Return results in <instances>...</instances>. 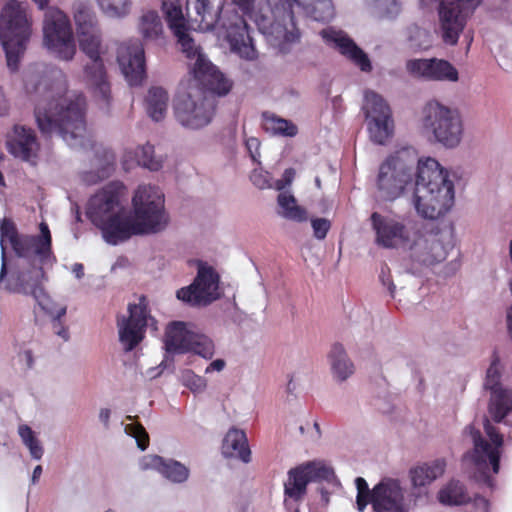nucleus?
Returning <instances> with one entry per match:
<instances>
[{"label": "nucleus", "instance_id": "53", "mask_svg": "<svg viewBox=\"0 0 512 512\" xmlns=\"http://www.w3.org/2000/svg\"><path fill=\"white\" fill-rule=\"evenodd\" d=\"M311 226L314 237L317 240H323L326 238L331 228V222L326 218H312Z\"/></svg>", "mask_w": 512, "mask_h": 512}, {"label": "nucleus", "instance_id": "46", "mask_svg": "<svg viewBox=\"0 0 512 512\" xmlns=\"http://www.w3.org/2000/svg\"><path fill=\"white\" fill-rule=\"evenodd\" d=\"M103 13L110 17H123L128 14L130 0H96Z\"/></svg>", "mask_w": 512, "mask_h": 512}, {"label": "nucleus", "instance_id": "47", "mask_svg": "<svg viewBox=\"0 0 512 512\" xmlns=\"http://www.w3.org/2000/svg\"><path fill=\"white\" fill-rule=\"evenodd\" d=\"M302 466L309 476L310 482L318 480L330 481L334 478L333 469L322 462H309Z\"/></svg>", "mask_w": 512, "mask_h": 512}, {"label": "nucleus", "instance_id": "37", "mask_svg": "<svg viewBox=\"0 0 512 512\" xmlns=\"http://www.w3.org/2000/svg\"><path fill=\"white\" fill-rule=\"evenodd\" d=\"M263 129L273 135L282 137H294L298 129L295 124L274 114H263Z\"/></svg>", "mask_w": 512, "mask_h": 512}, {"label": "nucleus", "instance_id": "49", "mask_svg": "<svg viewBox=\"0 0 512 512\" xmlns=\"http://www.w3.org/2000/svg\"><path fill=\"white\" fill-rule=\"evenodd\" d=\"M181 382L193 393H201L207 387V381L204 377L195 374L192 370H185L181 374Z\"/></svg>", "mask_w": 512, "mask_h": 512}, {"label": "nucleus", "instance_id": "3", "mask_svg": "<svg viewBox=\"0 0 512 512\" xmlns=\"http://www.w3.org/2000/svg\"><path fill=\"white\" fill-rule=\"evenodd\" d=\"M39 229V235H19L10 219L0 221V290L36 300L44 295L42 266L54 263L56 258L48 225L41 222Z\"/></svg>", "mask_w": 512, "mask_h": 512}, {"label": "nucleus", "instance_id": "35", "mask_svg": "<svg viewBox=\"0 0 512 512\" xmlns=\"http://www.w3.org/2000/svg\"><path fill=\"white\" fill-rule=\"evenodd\" d=\"M137 29L144 40L155 41L163 33V24L156 11L146 10L139 17Z\"/></svg>", "mask_w": 512, "mask_h": 512}, {"label": "nucleus", "instance_id": "18", "mask_svg": "<svg viewBox=\"0 0 512 512\" xmlns=\"http://www.w3.org/2000/svg\"><path fill=\"white\" fill-rule=\"evenodd\" d=\"M218 297L219 276L212 267L202 263L194 282L177 291V298L191 305H207Z\"/></svg>", "mask_w": 512, "mask_h": 512}, {"label": "nucleus", "instance_id": "15", "mask_svg": "<svg viewBox=\"0 0 512 512\" xmlns=\"http://www.w3.org/2000/svg\"><path fill=\"white\" fill-rule=\"evenodd\" d=\"M482 0H441L438 5L439 33L447 45L457 44L468 19Z\"/></svg>", "mask_w": 512, "mask_h": 512}, {"label": "nucleus", "instance_id": "4", "mask_svg": "<svg viewBox=\"0 0 512 512\" xmlns=\"http://www.w3.org/2000/svg\"><path fill=\"white\" fill-rule=\"evenodd\" d=\"M225 0H187V9L193 10L199 17L202 29L219 28L223 31L232 51L240 57L252 60L256 58L252 37L246 20L236 11L222 14Z\"/></svg>", "mask_w": 512, "mask_h": 512}, {"label": "nucleus", "instance_id": "51", "mask_svg": "<svg viewBox=\"0 0 512 512\" xmlns=\"http://www.w3.org/2000/svg\"><path fill=\"white\" fill-rule=\"evenodd\" d=\"M125 433L132 436L141 450H145L149 444V436L144 427L138 423H129L125 425Z\"/></svg>", "mask_w": 512, "mask_h": 512}, {"label": "nucleus", "instance_id": "32", "mask_svg": "<svg viewBox=\"0 0 512 512\" xmlns=\"http://www.w3.org/2000/svg\"><path fill=\"white\" fill-rule=\"evenodd\" d=\"M169 96L165 89L152 87L145 98V109L149 117L154 121H161L167 113Z\"/></svg>", "mask_w": 512, "mask_h": 512}, {"label": "nucleus", "instance_id": "8", "mask_svg": "<svg viewBox=\"0 0 512 512\" xmlns=\"http://www.w3.org/2000/svg\"><path fill=\"white\" fill-rule=\"evenodd\" d=\"M421 129L429 140L441 146L454 149L464 136V123L458 109L438 100L428 101L421 111Z\"/></svg>", "mask_w": 512, "mask_h": 512}, {"label": "nucleus", "instance_id": "64", "mask_svg": "<svg viewBox=\"0 0 512 512\" xmlns=\"http://www.w3.org/2000/svg\"><path fill=\"white\" fill-rule=\"evenodd\" d=\"M41 474H42V467L40 465H38L33 470L32 482L35 483L38 480V478L41 476Z\"/></svg>", "mask_w": 512, "mask_h": 512}, {"label": "nucleus", "instance_id": "13", "mask_svg": "<svg viewBox=\"0 0 512 512\" xmlns=\"http://www.w3.org/2000/svg\"><path fill=\"white\" fill-rule=\"evenodd\" d=\"M215 100L199 88L179 94L174 104V115L184 128L196 130L207 126L214 116Z\"/></svg>", "mask_w": 512, "mask_h": 512}, {"label": "nucleus", "instance_id": "31", "mask_svg": "<svg viewBox=\"0 0 512 512\" xmlns=\"http://www.w3.org/2000/svg\"><path fill=\"white\" fill-rule=\"evenodd\" d=\"M277 214L289 221L303 223L308 220L305 208L297 204L296 198L289 192H280L277 197Z\"/></svg>", "mask_w": 512, "mask_h": 512}, {"label": "nucleus", "instance_id": "39", "mask_svg": "<svg viewBox=\"0 0 512 512\" xmlns=\"http://www.w3.org/2000/svg\"><path fill=\"white\" fill-rule=\"evenodd\" d=\"M457 69L448 61L438 58H430V67L427 81H458Z\"/></svg>", "mask_w": 512, "mask_h": 512}, {"label": "nucleus", "instance_id": "61", "mask_svg": "<svg viewBox=\"0 0 512 512\" xmlns=\"http://www.w3.org/2000/svg\"><path fill=\"white\" fill-rule=\"evenodd\" d=\"M380 280L384 286H387L390 295L393 297L395 292V285L390 279L389 275H386L384 270L381 271Z\"/></svg>", "mask_w": 512, "mask_h": 512}, {"label": "nucleus", "instance_id": "57", "mask_svg": "<svg viewBox=\"0 0 512 512\" xmlns=\"http://www.w3.org/2000/svg\"><path fill=\"white\" fill-rule=\"evenodd\" d=\"M250 178H251V181L253 182V184L260 189H265V188H268L271 186L269 183L267 173L254 171L251 174Z\"/></svg>", "mask_w": 512, "mask_h": 512}, {"label": "nucleus", "instance_id": "7", "mask_svg": "<svg viewBox=\"0 0 512 512\" xmlns=\"http://www.w3.org/2000/svg\"><path fill=\"white\" fill-rule=\"evenodd\" d=\"M124 186L112 182L94 194L88 203L87 216L97 226L103 239L111 245L121 242L123 226L126 222L125 209L122 204Z\"/></svg>", "mask_w": 512, "mask_h": 512}, {"label": "nucleus", "instance_id": "21", "mask_svg": "<svg viewBox=\"0 0 512 512\" xmlns=\"http://www.w3.org/2000/svg\"><path fill=\"white\" fill-rule=\"evenodd\" d=\"M320 35L328 45L337 48L341 54L352 60L362 71L369 72L372 69L368 56L345 32L328 27L323 29Z\"/></svg>", "mask_w": 512, "mask_h": 512}, {"label": "nucleus", "instance_id": "20", "mask_svg": "<svg viewBox=\"0 0 512 512\" xmlns=\"http://www.w3.org/2000/svg\"><path fill=\"white\" fill-rule=\"evenodd\" d=\"M117 61L130 86H139L145 79V57L142 44L138 41L123 43L118 48Z\"/></svg>", "mask_w": 512, "mask_h": 512}, {"label": "nucleus", "instance_id": "48", "mask_svg": "<svg viewBox=\"0 0 512 512\" xmlns=\"http://www.w3.org/2000/svg\"><path fill=\"white\" fill-rule=\"evenodd\" d=\"M408 40L410 46L414 49L424 50L430 47V33L418 26H412L408 29Z\"/></svg>", "mask_w": 512, "mask_h": 512}, {"label": "nucleus", "instance_id": "23", "mask_svg": "<svg viewBox=\"0 0 512 512\" xmlns=\"http://www.w3.org/2000/svg\"><path fill=\"white\" fill-rule=\"evenodd\" d=\"M141 470H156L167 481L173 484L185 483L190 476L189 468L183 463L158 455H146L139 462Z\"/></svg>", "mask_w": 512, "mask_h": 512}, {"label": "nucleus", "instance_id": "56", "mask_svg": "<svg viewBox=\"0 0 512 512\" xmlns=\"http://www.w3.org/2000/svg\"><path fill=\"white\" fill-rule=\"evenodd\" d=\"M295 177V170L292 168H288L284 171L281 179L276 180L274 184V188L276 190H283L286 186H289Z\"/></svg>", "mask_w": 512, "mask_h": 512}, {"label": "nucleus", "instance_id": "44", "mask_svg": "<svg viewBox=\"0 0 512 512\" xmlns=\"http://www.w3.org/2000/svg\"><path fill=\"white\" fill-rule=\"evenodd\" d=\"M195 354L205 358L211 359L215 353L213 341L204 334L194 332L191 338V349Z\"/></svg>", "mask_w": 512, "mask_h": 512}, {"label": "nucleus", "instance_id": "17", "mask_svg": "<svg viewBox=\"0 0 512 512\" xmlns=\"http://www.w3.org/2000/svg\"><path fill=\"white\" fill-rule=\"evenodd\" d=\"M129 316L119 317L117 326L119 341L126 352L132 351L144 338L145 328L154 319L149 315L145 297L138 304H129Z\"/></svg>", "mask_w": 512, "mask_h": 512}, {"label": "nucleus", "instance_id": "33", "mask_svg": "<svg viewBox=\"0 0 512 512\" xmlns=\"http://www.w3.org/2000/svg\"><path fill=\"white\" fill-rule=\"evenodd\" d=\"M73 18L76 25V34L100 28L96 12L89 1L77 0L74 3Z\"/></svg>", "mask_w": 512, "mask_h": 512}, {"label": "nucleus", "instance_id": "40", "mask_svg": "<svg viewBox=\"0 0 512 512\" xmlns=\"http://www.w3.org/2000/svg\"><path fill=\"white\" fill-rule=\"evenodd\" d=\"M298 13H302L315 21L326 22L333 19L335 15L334 6L331 0H316L314 5H307L304 2V7H301Z\"/></svg>", "mask_w": 512, "mask_h": 512}, {"label": "nucleus", "instance_id": "38", "mask_svg": "<svg viewBox=\"0 0 512 512\" xmlns=\"http://www.w3.org/2000/svg\"><path fill=\"white\" fill-rule=\"evenodd\" d=\"M161 9L172 33H179V29L187 26L180 0H162Z\"/></svg>", "mask_w": 512, "mask_h": 512}, {"label": "nucleus", "instance_id": "52", "mask_svg": "<svg viewBox=\"0 0 512 512\" xmlns=\"http://www.w3.org/2000/svg\"><path fill=\"white\" fill-rule=\"evenodd\" d=\"M355 485L357 488V508L360 512H362L366 508L367 504L371 503L372 490L369 489L366 480L362 477H357L355 479Z\"/></svg>", "mask_w": 512, "mask_h": 512}, {"label": "nucleus", "instance_id": "24", "mask_svg": "<svg viewBox=\"0 0 512 512\" xmlns=\"http://www.w3.org/2000/svg\"><path fill=\"white\" fill-rule=\"evenodd\" d=\"M39 145L34 131L24 126L15 125L7 140V149L15 157L25 161H33Z\"/></svg>", "mask_w": 512, "mask_h": 512}, {"label": "nucleus", "instance_id": "11", "mask_svg": "<svg viewBox=\"0 0 512 512\" xmlns=\"http://www.w3.org/2000/svg\"><path fill=\"white\" fill-rule=\"evenodd\" d=\"M80 50L90 59L91 63L84 68L86 82L93 88L95 97L105 105L110 100V84L107 81L106 71L101 55L104 53L102 45V32L100 28L77 33Z\"/></svg>", "mask_w": 512, "mask_h": 512}, {"label": "nucleus", "instance_id": "26", "mask_svg": "<svg viewBox=\"0 0 512 512\" xmlns=\"http://www.w3.org/2000/svg\"><path fill=\"white\" fill-rule=\"evenodd\" d=\"M193 330L184 322H173L168 325L165 333V350L172 354H181L190 351Z\"/></svg>", "mask_w": 512, "mask_h": 512}, {"label": "nucleus", "instance_id": "2", "mask_svg": "<svg viewBox=\"0 0 512 512\" xmlns=\"http://www.w3.org/2000/svg\"><path fill=\"white\" fill-rule=\"evenodd\" d=\"M23 85L35 104L36 122L43 134H58L74 149L94 148L86 128L85 98L68 91L62 70L44 64L29 66L23 73Z\"/></svg>", "mask_w": 512, "mask_h": 512}, {"label": "nucleus", "instance_id": "12", "mask_svg": "<svg viewBox=\"0 0 512 512\" xmlns=\"http://www.w3.org/2000/svg\"><path fill=\"white\" fill-rule=\"evenodd\" d=\"M375 244L386 249H409L418 234L416 224L400 215H383L373 212L370 216Z\"/></svg>", "mask_w": 512, "mask_h": 512}, {"label": "nucleus", "instance_id": "10", "mask_svg": "<svg viewBox=\"0 0 512 512\" xmlns=\"http://www.w3.org/2000/svg\"><path fill=\"white\" fill-rule=\"evenodd\" d=\"M179 30V33L173 34L182 52L191 61L194 77L210 92L218 96L226 95L231 89V83L201 52V48L189 34L188 25Z\"/></svg>", "mask_w": 512, "mask_h": 512}, {"label": "nucleus", "instance_id": "9", "mask_svg": "<svg viewBox=\"0 0 512 512\" xmlns=\"http://www.w3.org/2000/svg\"><path fill=\"white\" fill-rule=\"evenodd\" d=\"M280 6L274 9L267 7V15H253V21L259 31L274 38L279 45L292 44L299 40L300 33L295 23V9L297 12L304 7L305 0H279Z\"/></svg>", "mask_w": 512, "mask_h": 512}, {"label": "nucleus", "instance_id": "22", "mask_svg": "<svg viewBox=\"0 0 512 512\" xmlns=\"http://www.w3.org/2000/svg\"><path fill=\"white\" fill-rule=\"evenodd\" d=\"M408 250L411 259L423 266L434 265L447 257V249L437 235H421L419 231Z\"/></svg>", "mask_w": 512, "mask_h": 512}, {"label": "nucleus", "instance_id": "19", "mask_svg": "<svg viewBox=\"0 0 512 512\" xmlns=\"http://www.w3.org/2000/svg\"><path fill=\"white\" fill-rule=\"evenodd\" d=\"M371 504L375 512H408L409 510L400 482L392 478H384L374 486Z\"/></svg>", "mask_w": 512, "mask_h": 512}, {"label": "nucleus", "instance_id": "16", "mask_svg": "<svg viewBox=\"0 0 512 512\" xmlns=\"http://www.w3.org/2000/svg\"><path fill=\"white\" fill-rule=\"evenodd\" d=\"M484 430L490 438L493 446H491L483 437L481 433L473 426H467L465 433H468L474 444V450L471 454L466 455L465 459H470L475 467L487 477L489 467H492L494 473L499 471L500 451L503 445V436L497 429L490 423L488 418L484 419Z\"/></svg>", "mask_w": 512, "mask_h": 512}, {"label": "nucleus", "instance_id": "42", "mask_svg": "<svg viewBox=\"0 0 512 512\" xmlns=\"http://www.w3.org/2000/svg\"><path fill=\"white\" fill-rule=\"evenodd\" d=\"M368 130L373 142L383 145L392 136L393 122L391 116L370 119Z\"/></svg>", "mask_w": 512, "mask_h": 512}, {"label": "nucleus", "instance_id": "50", "mask_svg": "<svg viewBox=\"0 0 512 512\" xmlns=\"http://www.w3.org/2000/svg\"><path fill=\"white\" fill-rule=\"evenodd\" d=\"M405 67L410 76L427 80L430 67V59H410L406 62Z\"/></svg>", "mask_w": 512, "mask_h": 512}, {"label": "nucleus", "instance_id": "43", "mask_svg": "<svg viewBox=\"0 0 512 512\" xmlns=\"http://www.w3.org/2000/svg\"><path fill=\"white\" fill-rule=\"evenodd\" d=\"M502 371L503 366L500 357L498 353L494 351L484 380V389L486 391L493 392L494 390L504 388L501 384Z\"/></svg>", "mask_w": 512, "mask_h": 512}, {"label": "nucleus", "instance_id": "36", "mask_svg": "<svg viewBox=\"0 0 512 512\" xmlns=\"http://www.w3.org/2000/svg\"><path fill=\"white\" fill-rule=\"evenodd\" d=\"M309 482V476L302 465L291 469L288 472V480L284 485L285 495L294 500L301 499L306 493V487Z\"/></svg>", "mask_w": 512, "mask_h": 512}, {"label": "nucleus", "instance_id": "6", "mask_svg": "<svg viewBox=\"0 0 512 512\" xmlns=\"http://www.w3.org/2000/svg\"><path fill=\"white\" fill-rule=\"evenodd\" d=\"M28 4L9 0L1 10L0 41L11 72L19 69L20 61L32 35V17Z\"/></svg>", "mask_w": 512, "mask_h": 512}, {"label": "nucleus", "instance_id": "14", "mask_svg": "<svg viewBox=\"0 0 512 512\" xmlns=\"http://www.w3.org/2000/svg\"><path fill=\"white\" fill-rule=\"evenodd\" d=\"M43 44L49 52L62 60L69 61L76 53L70 20L56 7H49L45 11Z\"/></svg>", "mask_w": 512, "mask_h": 512}, {"label": "nucleus", "instance_id": "5", "mask_svg": "<svg viewBox=\"0 0 512 512\" xmlns=\"http://www.w3.org/2000/svg\"><path fill=\"white\" fill-rule=\"evenodd\" d=\"M164 194L156 186L139 185L132 197V215H126L121 242L132 235L156 234L166 229L169 215L165 210Z\"/></svg>", "mask_w": 512, "mask_h": 512}, {"label": "nucleus", "instance_id": "41", "mask_svg": "<svg viewBox=\"0 0 512 512\" xmlns=\"http://www.w3.org/2000/svg\"><path fill=\"white\" fill-rule=\"evenodd\" d=\"M363 109L365 110L366 118L368 120L391 116L390 108L384 99L373 91H367L365 93Z\"/></svg>", "mask_w": 512, "mask_h": 512}, {"label": "nucleus", "instance_id": "60", "mask_svg": "<svg viewBox=\"0 0 512 512\" xmlns=\"http://www.w3.org/2000/svg\"><path fill=\"white\" fill-rule=\"evenodd\" d=\"M21 361H23L28 369L33 368L34 366V357L31 350H24L20 353Z\"/></svg>", "mask_w": 512, "mask_h": 512}, {"label": "nucleus", "instance_id": "62", "mask_svg": "<svg viewBox=\"0 0 512 512\" xmlns=\"http://www.w3.org/2000/svg\"><path fill=\"white\" fill-rule=\"evenodd\" d=\"M111 411L108 408H102L99 411V420L104 424L106 428L109 427Z\"/></svg>", "mask_w": 512, "mask_h": 512}, {"label": "nucleus", "instance_id": "54", "mask_svg": "<svg viewBox=\"0 0 512 512\" xmlns=\"http://www.w3.org/2000/svg\"><path fill=\"white\" fill-rule=\"evenodd\" d=\"M376 6L382 16L389 18L396 16L400 11L398 0H377Z\"/></svg>", "mask_w": 512, "mask_h": 512}, {"label": "nucleus", "instance_id": "25", "mask_svg": "<svg viewBox=\"0 0 512 512\" xmlns=\"http://www.w3.org/2000/svg\"><path fill=\"white\" fill-rule=\"evenodd\" d=\"M327 359L335 382L343 383L354 374L355 365L342 344L334 343L330 348Z\"/></svg>", "mask_w": 512, "mask_h": 512}, {"label": "nucleus", "instance_id": "28", "mask_svg": "<svg viewBox=\"0 0 512 512\" xmlns=\"http://www.w3.org/2000/svg\"><path fill=\"white\" fill-rule=\"evenodd\" d=\"M134 164L145 167L151 171H158L162 162L154 157V148L150 144L138 147L135 152L127 151L123 156V166L126 170Z\"/></svg>", "mask_w": 512, "mask_h": 512}, {"label": "nucleus", "instance_id": "59", "mask_svg": "<svg viewBox=\"0 0 512 512\" xmlns=\"http://www.w3.org/2000/svg\"><path fill=\"white\" fill-rule=\"evenodd\" d=\"M225 361L223 359H216L212 361L205 369V373H210L213 371L220 372L225 368Z\"/></svg>", "mask_w": 512, "mask_h": 512}, {"label": "nucleus", "instance_id": "58", "mask_svg": "<svg viewBox=\"0 0 512 512\" xmlns=\"http://www.w3.org/2000/svg\"><path fill=\"white\" fill-rule=\"evenodd\" d=\"M246 147L249 151V154L254 162H259L260 157V142L257 138L251 137L246 140Z\"/></svg>", "mask_w": 512, "mask_h": 512}, {"label": "nucleus", "instance_id": "1", "mask_svg": "<svg viewBox=\"0 0 512 512\" xmlns=\"http://www.w3.org/2000/svg\"><path fill=\"white\" fill-rule=\"evenodd\" d=\"M415 163L414 152L409 149L389 155L379 165L375 177L377 197L386 202L395 201L415 178L413 205L417 214L424 219L437 220L454 205V183L436 159H419L416 173Z\"/></svg>", "mask_w": 512, "mask_h": 512}, {"label": "nucleus", "instance_id": "30", "mask_svg": "<svg viewBox=\"0 0 512 512\" xmlns=\"http://www.w3.org/2000/svg\"><path fill=\"white\" fill-rule=\"evenodd\" d=\"M446 468V462L443 459H437L431 463H425L410 470V477L414 487H423L429 485L437 478L441 477Z\"/></svg>", "mask_w": 512, "mask_h": 512}, {"label": "nucleus", "instance_id": "45", "mask_svg": "<svg viewBox=\"0 0 512 512\" xmlns=\"http://www.w3.org/2000/svg\"><path fill=\"white\" fill-rule=\"evenodd\" d=\"M18 433L25 446L29 449L32 458L36 460L41 459L44 450L40 441L34 436L32 429L27 425H21L19 426Z\"/></svg>", "mask_w": 512, "mask_h": 512}, {"label": "nucleus", "instance_id": "27", "mask_svg": "<svg viewBox=\"0 0 512 512\" xmlns=\"http://www.w3.org/2000/svg\"><path fill=\"white\" fill-rule=\"evenodd\" d=\"M221 451L225 458H236L244 463L251 461V451L243 430L231 428L222 441Z\"/></svg>", "mask_w": 512, "mask_h": 512}, {"label": "nucleus", "instance_id": "29", "mask_svg": "<svg viewBox=\"0 0 512 512\" xmlns=\"http://www.w3.org/2000/svg\"><path fill=\"white\" fill-rule=\"evenodd\" d=\"M488 413L495 422H502L512 413V391L503 388L490 392Z\"/></svg>", "mask_w": 512, "mask_h": 512}, {"label": "nucleus", "instance_id": "63", "mask_svg": "<svg viewBox=\"0 0 512 512\" xmlns=\"http://www.w3.org/2000/svg\"><path fill=\"white\" fill-rule=\"evenodd\" d=\"M72 273L77 279H81L84 276V266L81 263H75L72 266Z\"/></svg>", "mask_w": 512, "mask_h": 512}, {"label": "nucleus", "instance_id": "34", "mask_svg": "<svg viewBox=\"0 0 512 512\" xmlns=\"http://www.w3.org/2000/svg\"><path fill=\"white\" fill-rule=\"evenodd\" d=\"M437 498L441 504L448 506H461L471 501L466 487L458 480H451L443 486Z\"/></svg>", "mask_w": 512, "mask_h": 512}, {"label": "nucleus", "instance_id": "55", "mask_svg": "<svg viewBox=\"0 0 512 512\" xmlns=\"http://www.w3.org/2000/svg\"><path fill=\"white\" fill-rule=\"evenodd\" d=\"M245 15H247L253 21V15H267L262 11H256L254 9L255 0H231Z\"/></svg>", "mask_w": 512, "mask_h": 512}]
</instances>
